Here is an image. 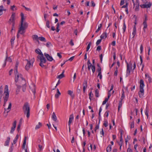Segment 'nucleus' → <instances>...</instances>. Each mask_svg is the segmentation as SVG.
I'll list each match as a JSON object with an SVG mask.
<instances>
[{
	"label": "nucleus",
	"mask_w": 152,
	"mask_h": 152,
	"mask_svg": "<svg viewBox=\"0 0 152 152\" xmlns=\"http://www.w3.org/2000/svg\"><path fill=\"white\" fill-rule=\"evenodd\" d=\"M21 20L20 26L18 31V34L17 35V38L19 37L20 35L19 34H22L25 32V30L27 28L28 24L26 22H24V15L23 13H21Z\"/></svg>",
	"instance_id": "f257e3e1"
},
{
	"label": "nucleus",
	"mask_w": 152,
	"mask_h": 152,
	"mask_svg": "<svg viewBox=\"0 0 152 152\" xmlns=\"http://www.w3.org/2000/svg\"><path fill=\"white\" fill-rule=\"evenodd\" d=\"M20 84L22 85L21 87L20 86L18 85L17 84H15L17 86V88L16 89V93L17 94L20 92V89L21 88H22V91L23 92H25L26 89V82L25 80H23L22 82H20Z\"/></svg>",
	"instance_id": "f03ea898"
},
{
	"label": "nucleus",
	"mask_w": 152,
	"mask_h": 152,
	"mask_svg": "<svg viewBox=\"0 0 152 152\" xmlns=\"http://www.w3.org/2000/svg\"><path fill=\"white\" fill-rule=\"evenodd\" d=\"M9 92L8 91V87L7 85L5 86L3 95L4 99L3 106H5L6 104V102L8 100L9 97Z\"/></svg>",
	"instance_id": "7ed1b4c3"
},
{
	"label": "nucleus",
	"mask_w": 152,
	"mask_h": 152,
	"mask_svg": "<svg viewBox=\"0 0 152 152\" xmlns=\"http://www.w3.org/2000/svg\"><path fill=\"white\" fill-rule=\"evenodd\" d=\"M140 91L138 93V95L140 98H142L144 94V90L143 88L145 86L144 81L141 79L140 82Z\"/></svg>",
	"instance_id": "20e7f679"
},
{
	"label": "nucleus",
	"mask_w": 152,
	"mask_h": 152,
	"mask_svg": "<svg viewBox=\"0 0 152 152\" xmlns=\"http://www.w3.org/2000/svg\"><path fill=\"white\" fill-rule=\"evenodd\" d=\"M23 109L24 114H26V117L29 118L30 116V108L29 104L26 102L24 104Z\"/></svg>",
	"instance_id": "39448f33"
},
{
	"label": "nucleus",
	"mask_w": 152,
	"mask_h": 152,
	"mask_svg": "<svg viewBox=\"0 0 152 152\" xmlns=\"http://www.w3.org/2000/svg\"><path fill=\"white\" fill-rule=\"evenodd\" d=\"M14 74L15 75V82L16 83L18 82V79L19 81H20V82H22L23 80H25L24 78L22 77V76L21 74L18 73V70L16 69L15 71L14 72Z\"/></svg>",
	"instance_id": "423d86ee"
},
{
	"label": "nucleus",
	"mask_w": 152,
	"mask_h": 152,
	"mask_svg": "<svg viewBox=\"0 0 152 152\" xmlns=\"http://www.w3.org/2000/svg\"><path fill=\"white\" fill-rule=\"evenodd\" d=\"M27 62V64L25 66V69L26 70H28L29 68L33 66V64L34 61V59L32 58L31 59H26Z\"/></svg>",
	"instance_id": "0eeeda50"
},
{
	"label": "nucleus",
	"mask_w": 152,
	"mask_h": 152,
	"mask_svg": "<svg viewBox=\"0 0 152 152\" xmlns=\"http://www.w3.org/2000/svg\"><path fill=\"white\" fill-rule=\"evenodd\" d=\"M127 69L126 71V77L129 76L131 70L132 69V64L130 63L129 64L126 62Z\"/></svg>",
	"instance_id": "6e6552de"
},
{
	"label": "nucleus",
	"mask_w": 152,
	"mask_h": 152,
	"mask_svg": "<svg viewBox=\"0 0 152 152\" xmlns=\"http://www.w3.org/2000/svg\"><path fill=\"white\" fill-rule=\"evenodd\" d=\"M15 13L14 12H12L11 16L8 21L10 24H11L12 23L15 22Z\"/></svg>",
	"instance_id": "1a4fd4ad"
},
{
	"label": "nucleus",
	"mask_w": 152,
	"mask_h": 152,
	"mask_svg": "<svg viewBox=\"0 0 152 152\" xmlns=\"http://www.w3.org/2000/svg\"><path fill=\"white\" fill-rule=\"evenodd\" d=\"M97 66H98V68L97 69V71L98 73L97 76L99 77V79L100 80H101L102 78V75L101 72V68L99 64L97 65Z\"/></svg>",
	"instance_id": "9d476101"
},
{
	"label": "nucleus",
	"mask_w": 152,
	"mask_h": 152,
	"mask_svg": "<svg viewBox=\"0 0 152 152\" xmlns=\"http://www.w3.org/2000/svg\"><path fill=\"white\" fill-rule=\"evenodd\" d=\"M37 57L40 59V62L43 63H45L46 60L43 54L42 53L41 54V56H38Z\"/></svg>",
	"instance_id": "9b49d317"
},
{
	"label": "nucleus",
	"mask_w": 152,
	"mask_h": 152,
	"mask_svg": "<svg viewBox=\"0 0 152 152\" xmlns=\"http://www.w3.org/2000/svg\"><path fill=\"white\" fill-rule=\"evenodd\" d=\"M152 5L151 2H149L148 4H144L140 5V7L142 8H150Z\"/></svg>",
	"instance_id": "f8f14e48"
},
{
	"label": "nucleus",
	"mask_w": 152,
	"mask_h": 152,
	"mask_svg": "<svg viewBox=\"0 0 152 152\" xmlns=\"http://www.w3.org/2000/svg\"><path fill=\"white\" fill-rule=\"evenodd\" d=\"M16 121H15L12 124V127L11 128V130L10 131V133L11 134H12L13 133L14 131L15 130V128L16 127Z\"/></svg>",
	"instance_id": "ddd939ff"
},
{
	"label": "nucleus",
	"mask_w": 152,
	"mask_h": 152,
	"mask_svg": "<svg viewBox=\"0 0 152 152\" xmlns=\"http://www.w3.org/2000/svg\"><path fill=\"white\" fill-rule=\"evenodd\" d=\"M31 90L32 91L34 94L36 93L35 85L34 84H32L29 86Z\"/></svg>",
	"instance_id": "4468645a"
},
{
	"label": "nucleus",
	"mask_w": 152,
	"mask_h": 152,
	"mask_svg": "<svg viewBox=\"0 0 152 152\" xmlns=\"http://www.w3.org/2000/svg\"><path fill=\"white\" fill-rule=\"evenodd\" d=\"M45 56L47 60L49 61H52L53 59L52 56H50L48 54L45 53H44Z\"/></svg>",
	"instance_id": "2eb2a0df"
},
{
	"label": "nucleus",
	"mask_w": 152,
	"mask_h": 152,
	"mask_svg": "<svg viewBox=\"0 0 152 152\" xmlns=\"http://www.w3.org/2000/svg\"><path fill=\"white\" fill-rule=\"evenodd\" d=\"M74 119V116L73 115V114H72L70 115L69 116V121H68V125L69 126H70V124L72 123V121Z\"/></svg>",
	"instance_id": "dca6fc26"
},
{
	"label": "nucleus",
	"mask_w": 152,
	"mask_h": 152,
	"mask_svg": "<svg viewBox=\"0 0 152 152\" xmlns=\"http://www.w3.org/2000/svg\"><path fill=\"white\" fill-rule=\"evenodd\" d=\"M121 135L120 137V140L119 142H118V144L120 146H122L123 144V142L122 139V132H121Z\"/></svg>",
	"instance_id": "f3484780"
},
{
	"label": "nucleus",
	"mask_w": 152,
	"mask_h": 152,
	"mask_svg": "<svg viewBox=\"0 0 152 152\" xmlns=\"http://www.w3.org/2000/svg\"><path fill=\"white\" fill-rule=\"evenodd\" d=\"M107 33L105 31L104 32H103L100 36L101 39H105L107 38Z\"/></svg>",
	"instance_id": "a211bd4d"
},
{
	"label": "nucleus",
	"mask_w": 152,
	"mask_h": 152,
	"mask_svg": "<svg viewBox=\"0 0 152 152\" xmlns=\"http://www.w3.org/2000/svg\"><path fill=\"white\" fill-rule=\"evenodd\" d=\"M11 106H12L11 103V102H10L9 104V105L8 107V108L7 109H6V108H4L5 111H7V113H8L10 110Z\"/></svg>",
	"instance_id": "6ab92c4d"
},
{
	"label": "nucleus",
	"mask_w": 152,
	"mask_h": 152,
	"mask_svg": "<svg viewBox=\"0 0 152 152\" xmlns=\"http://www.w3.org/2000/svg\"><path fill=\"white\" fill-rule=\"evenodd\" d=\"M10 137H7V139L4 144V145L5 146H8L9 145V143L10 142Z\"/></svg>",
	"instance_id": "aec40b11"
},
{
	"label": "nucleus",
	"mask_w": 152,
	"mask_h": 152,
	"mask_svg": "<svg viewBox=\"0 0 152 152\" xmlns=\"http://www.w3.org/2000/svg\"><path fill=\"white\" fill-rule=\"evenodd\" d=\"M143 24L144 26V27L143 28V30L144 32L145 33L146 29L147 27V22H145V21H143Z\"/></svg>",
	"instance_id": "412c9836"
},
{
	"label": "nucleus",
	"mask_w": 152,
	"mask_h": 152,
	"mask_svg": "<svg viewBox=\"0 0 152 152\" xmlns=\"http://www.w3.org/2000/svg\"><path fill=\"white\" fill-rule=\"evenodd\" d=\"M137 5L136 6L135 10L136 11H137L139 9V3L138 0H136Z\"/></svg>",
	"instance_id": "4be33fe9"
},
{
	"label": "nucleus",
	"mask_w": 152,
	"mask_h": 152,
	"mask_svg": "<svg viewBox=\"0 0 152 152\" xmlns=\"http://www.w3.org/2000/svg\"><path fill=\"white\" fill-rule=\"evenodd\" d=\"M61 94L58 88L57 89V93L55 95V97L56 98H58L59 96Z\"/></svg>",
	"instance_id": "5701e85b"
},
{
	"label": "nucleus",
	"mask_w": 152,
	"mask_h": 152,
	"mask_svg": "<svg viewBox=\"0 0 152 152\" xmlns=\"http://www.w3.org/2000/svg\"><path fill=\"white\" fill-rule=\"evenodd\" d=\"M136 27H135V26H134V27H133V32H132V35H133L132 38H134V37L135 35L136 34Z\"/></svg>",
	"instance_id": "b1692460"
},
{
	"label": "nucleus",
	"mask_w": 152,
	"mask_h": 152,
	"mask_svg": "<svg viewBox=\"0 0 152 152\" xmlns=\"http://www.w3.org/2000/svg\"><path fill=\"white\" fill-rule=\"evenodd\" d=\"M52 119L55 121L57 120V117L54 112H53L52 115Z\"/></svg>",
	"instance_id": "393cba45"
},
{
	"label": "nucleus",
	"mask_w": 152,
	"mask_h": 152,
	"mask_svg": "<svg viewBox=\"0 0 152 152\" xmlns=\"http://www.w3.org/2000/svg\"><path fill=\"white\" fill-rule=\"evenodd\" d=\"M122 94L121 98V101H122L125 97L124 94V91L123 89L122 90Z\"/></svg>",
	"instance_id": "a878e982"
},
{
	"label": "nucleus",
	"mask_w": 152,
	"mask_h": 152,
	"mask_svg": "<svg viewBox=\"0 0 152 152\" xmlns=\"http://www.w3.org/2000/svg\"><path fill=\"white\" fill-rule=\"evenodd\" d=\"M68 94L72 98L74 97V95L73 94V91L71 90H69L68 91Z\"/></svg>",
	"instance_id": "bb28decb"
},
{
	"label": "nucleus",
	"mask_w": 152,
	"mask_h": 152,
	"mask_svg": "<svg viewBox=\"0 0 152 152\" xmlns=\"http://www.w3.org/2000/svg\"><path fill=\"white\" fill-rule=\"evenodd\" d=\"M38 36L37 35H34L32 36V38L33 39L35 40L38 42H39V38Z\"/></svg>",
	"instance_id": "cd10ccee"
},
{
	"label": "nucleus",
	"mask_w": 152,
	"mask_h": 152,
	"mask_svg": "<svg viewBox=\"0 0 152 152\" xmlns=\"http://www.w3.org/2000/svg\"><path fill=\"white\" fill-rule=\"evenodd\" d=\"M5 10L4 9L3 6L1 5L0 6V15H2L3 14V11H5Z\"/></svg>",
	"instance_id": "c85d7f7f"
},
{
	"label": "nucleus",
	"mask_w": 152,
	"mask_h": 152,
	"mask_svg": "<svg viewBox=\"0 0 152 152\" xmlns=\"http://www.w3.org/2000/svg\"><path fill=\"white\" fill-rule=\"evenodd\" d=\"M112 149L111 145H109L106 148V151L107 152H110Z\"/></svg>",
	"instance_id": "c756f323"
},
{
	"label": "nucleus",
	"mask_w": 152,
	"mask_h": 152,
	"mask_svg": "<svg viewBox=\"0 0 152 152\" xmlns=\"http://www.w3.org/2000/svg\"><path fill=\"white\" fill-rule=\"evenodd\" d=\"M3 88L2 86H1L0 87V97H2L3 95Z\"/></svg>",
	"instance_id": "7c9ffc66"
},
{
	"label": "nucleus",
	"mask_w": 152,
	"mask_h": 152,
	"mask_svg": "<svg viewBox=\"0 0 152 152\" xmlns=\"http://www.w3.org/2000/svg\"><path fill=\"white\" fill-rule=\"evenodd\" d=\"M39 39L42 42H46V40L45 38L43 37H39Z\"/></svg>",
	"instance_id": "2f4dec72"
},
{
	"label": "nucleus",
	"mask_w": 152,
	"mask_h": 152,
	"mask_svg": "<svg viewBox=\"0 0 152 152\" xmlns=\"http://www.w3.org/2000/svg\"><path fill=\"white\" fill-rule=\"evenodd\" d=\"M10 9L12 10L15 11L17 10V7L14 5L13 6H11Z\"/></svg>",
	"instance_id": "473e14b6"
},
{
	"label": "nucleus",
	"mask_w": 152,
	"mask_h": 152,
	"mask_svg": "<svg viewBox=\"0 0 152 152\" xmlns=\"http://www.w3.org/2000/svg\"><path fill=\"white\" fill-rule=\"evenodd\" d=\"M35 51L36 53H37L40 55V56H41V54H42V53L41 52V50L39 49H36L35 50Z\"/></svg>",
	"instance_id": "72a5a7b5"
},
{
	"label": "nucleus",
	"mask_w": 152,
	"mask_h": 152,
	"mask_svg": "<svg viewBox=\"0 0 152 152\" xmlns=\"http://www.w3.org/2000/svg\"><path fill=\"white\" fill-rule=\"evenodd\" d=\"M42 126V124L40 122H39L38 124L37 125L35 128L36 129H37L39 128Z\"/></svg>",
	"instance_id": "f704fd0d"
},
{
	"label": "nucleus",
	"mask_w": 152,
	"mask_h": 152,
	"mask_svg": "<svg viewBox=\"0 0 152 152\" xmlns=\"http://www.w3.org/2000/svg\"><path fill=\"white\" fill-rule=\"evenodd\" d=\"M125 2L126 3V4L125 5H124L122 7V8H127L128 6V5L129 3L127 2V1L126 0L125 1Z\"/></svg>",
	"instance_id": "c9c22d12"
},
{
	"label": "nucleus",
	"mask_w": 152,
	"mask_h": 152,
	"mask_svg": "<svg viewBox=\"0 0 152 152\" xmlns=\"http://www.w3.org/2000/svg\"><path fill=\"white\" fill-rule=\"evenodd\" d=\"M26 137H25L24 139V141L23 145V148H25V145L26 143Z\"/></svg>",
	"instance_id": "e433bc0d"
},
{
	"label": "nucleus",
	"mask_w": 152,
	"mask_h": 152,
	"mask_svg": "<svg viewBox=\"0 0 152 152\" xmlns=\"http://www.w3.org/2000/svg\"><path fill=\"white\" fill-rule=\"evenodd\" d=\"M38 146L39 147V148L38 149L39 151L38 152H41L43 149V147L40 144H39L38 145Z\"/></svg>",
	"instance_id": "4c0bfd02"
},
{
	"label": "nucleus",
	"mask_w": 152,
	"mask_h": 152,
	"mask_svg": "<svg viewBox=\"0 0 152 152\" xmlns=\"http://www.w3.org/2000/svg\"><path fill=\"white\" fill-rule=\"evenodd\" d=\"M64 72L63 71L61 74L58 76L57 78L60 79L63 77H64Z\"/></svg>",
	"instance_id": "58836bf2"
},
{
	"label": "nucleus",
	"mask_w": 152,
	"mask_h": 152,
	"mask_svg": "<svg viewBox=\"0 0 152 152\" xmlns=\"http://www.w3.org/2000/svg\"><path fill=\"white\" fill-rule=\"evenodd\" d=\"M95 95L97 97H98L99 96V91L97 89L95 90Z\"/></svg>",
	"instance_id": "ea45409f"
},
{
	"label": "nucleus",
	"mask_w": 152,
	"mask_h": 152,
	"mask_svg": "<svg viewBox=\"0 0 152 152\" xmlns=\"http://www.w3.org/2000/svg\"><path fill=\"white\" fill-rule=\"evenodd\" d=\"M102 26V24H100L99 25H98V28L97 29V30L96 31V33H98L99 31L100 30Z\"/></svg>",
	"instance_id": "a19ab883"
},
{
	"label": "nucleus",
	"mask_w": 152,
	"mask_h": 152,
	"mask_svg": "<svg viewBox=\"0 0 152 152\" xmlns=\"http://www.w3.org/2000/svg\"><path fill=\"white\" fill-rule=\"evenodd\" d=\"M91 45V42H90L88 44V45L86 48V51H88L90 47V46Z\"/></svg>",
	"instance_id": "79ce46f5"
},
{
	"label": "nucleus",
	"mask_w": 152,
	"mask_h": 152,
	"mask_svg": "<svg viewBox=\"0 0 152 152\" xmlns=\"http://www.w3.org/2000/svg\"><path fill=\"white\" fill-rule=\"evenodd\" d=\"M8 61L10 62H11L12 61V59L10 58V57H7L5 60V61Z\"/></svg>",
	"instance_id": "37998d69"
},
{
	"label": "nucleus",
	"mask_w": 152,
	"mask_h": 152,
	"mask_svg": "<svg viewBox=\"0 0 152 152\" xmlns=\"http://www.w3.org/2000/svg\"><path fill=\"white\" fill-rule=\"evenodd\" d=\"M103 125L105 127H107L108 126V123L107 120H104V121Z\"/></svg>",
	"instance_id": "c03bdc74"
},
{
	"label": "nucleus",
	"mask_w": 152,
	"mask_h": 152,
	"mask_svg": "<svg viewBox=\"0 0 152 152\" xmlns=\"http://www.w3.org/2000/svg\"><path fill=\"white\" fill-rule=\"evenodd\" d=\"M86 145V141H85L83 143V144L82 145V147L83 148V152H85V145Z\"/></svg>",
	"instance_id": "a18cd8bd"
},
{
	"label": "nucleus",
	"mask_w": 152,
	"mask_h": 152,
	"mask_svg": "<svg viewBox=\"0 0 152 152\" xmlns=\"http://www.w3.org/2000/svg\"><path fill=\"white\" fill-rule=\"evenodd\" d=\"M126 25L125 24V22H124V24H123V28H122V29H123V33H124L125 32L126 29Z\"/></svg>",
	"instance_id": "49530a36"
},
{
	"label": "nucleus",
	"mask_w": 152,
	"mask_h": 152,
	"mask_svg": "<svg viewBox=\"0 0 152 152\" xmlns=\"http://www.w3.org/2000/svg\"><path fill=\"white\" fill-rule=\"evenodd\" d=\"M122 101H120L119 102V105H118V110H119L120 108H121L122 106Z\"/></svg>",
	"instance_id": "de8ad7c7"
},
{
	"label": "nucleus",
	"mask_w": 152,
	"mask_h": 152,
	"mask_svg": "<svg viewBox=\"0 0 152 152\" xmlns=\"http://www.w3.org/2000/svg\"><path fill=\"white\" fill-rule=\"evenodd\" d=\"M46 45L47 47L49 48L50 46H52V45L50 42H48L46 43Z\"/></svg>",
	"instance_id": "09e8293b"
},
{
	"label": "nucleus",
	"mask_w": 152,
	"mask_h": 152,
	"mask_svg": "<svg viewBox=\"0 0 152 152\" xmlns=\"http://www.w3.org/2000/svg\"><path fill=\"white\" fill-rule=\"evenodd\" d=\"M108 99H109L108 98H106L104 100L102 104L103 105L105 104L106 103V102L108 101Z\"/></svg>",
	"instance_id": "8fccbe9b"
},
{
	"label": "nucleus",
	"mask_w": 152,
	"mask_h": 152,
	"mask_svg": "<svg viewBox=\"0 0 152 152\" xmlns=\"http://www.w3.org/2000/svg\"><path fill=\"white\" fill-rule=\"evenodd\" d=\"M87 81L86 80H84V81L83 86H87Z\"/></svg>",
	"instance_id": "3c124183"
},
{
	"label": "nucleus",
	"mask_w": 152,
	"mask_h": 152,
	"mask_svg": "<svg viewBox=\"0 0 152 152\" xmlns=\"http://www.w3.org/2000/svg\"><path fill=\"white\" fill-rule=\"evenodd\" d=\"M102 40V39H98L96 43V45L97 46L100 43Z\"/></svg>",
	"instance_id": "603ef678"
},
{
	"label": "nucleus",
	"mask_w": 152,
	"mask_h": 152,
	"mask_svg": "<svg viewBox=\"0 0 152 152\" xmlns=\"http://www.w3.org/2000/svg\"><path fill=\"white\" fill-rule=\"evenodd\" d=\"M145 75V76L146 77H147V78L148 79V81L149 82V83H151V78L149 76H147L146 75Z\"/></svg>",
	"instance_id": "864d4df0"
},
{
	"label": "nucleus",
	"mask_w": 152,
	"mask_h": 152,
	"mask_svg": "<svg viewBox=\"0 0 152 152\" xmlns=\"http://www.w3.org/2000/svg\"><path fill=\"white\" fill-rule=\"evenodd\" d=\"M46 26L49 28H50V22L49 20H47L46 23Z\"/></svg>",
	"instance_id": "5fc2aeb1"
},
{
	"label": "nucleus",
	"mask_w": 152,
	"mask_h": 152,
	"mask_svg": "<svg viewBox=\"0 0 152 152\" xmlns=\"http://www.w3.org/2000/svg\"><path fill=\"white\" fill-rule=\"evenodd\" d=\"M134 127V121L132 122L130 124V128L131 129L133 128Z\"/></svg>",
	"instance_id": "6e6d98bb"
},
{
	"label": "nucleus",
	"mask_w": 152,
	"mask_h": 152,
	"mask_svg": "<svg viewBox=\"0 0 152 152\" xmlns=\"http://www.w3.org/2000/svg\"><path fill=\"white\" fill-rule=\"evenodd\" d=\"M89 98L91 99V98H92L93 96V94L92 92V91H91L89 94Z\"/></svg>",
	"instance_id": "4d7b16f0"
},
{
	"label": "nucleus",
	"mask_w": 152,
	"mask_h": 152,
	"mask_svg": "<svg viewBox=\"0 0 152 152\" xmlns=\"http://www.w3.org/2000/svg\"><path fill=\"white\" fill-rule=\"evenodd\" d=\"M15 39V37H13L12 38L11 40V42L12 45L14 44V41Z\"/></svg>",
	"instance_id": "13d9d810"
},
{
	"label": "nucleus",
	"mask_w": 152,
	"mask_h": 152,
	"mask_svg": "<svg viewBox=\"0 0 152 152\" xmlns=\"http://www.w3.org/2000/svg\"><path fill=\"white\" fill-rule=\"evenodd\" d=\"M145 115L147 116V117L148 118V111L146 109L145 112Z\"/></svg>",
	"instance_id": "bf43d9fd"
},
{
	"label": "nucleus",
	"mask_w": 152,
	"mask_h": 152,
	"mask_svg": "<svg viewBox=\"0 0 152 152\" xmlns=\"http://www.w3.org/2000/svg\"><path fill=\"white\" fill-rule=\"evenodd\" d=\"M20 126L21 124L20 123L18 125L17 128V130L18 132H19L20 130Z\"/></svg>",
	"instance_id": "052dcab7"
},
{
	"label": "nucleus",
	"mask_w": 152,
	"mask_h": 152,
	"mask_svg": "<svg viewBox=\"0 0 152 152\" xmlns=\"http://www.w3.org/2000/svg\"><path fill=\"white\" fill-rule=\"evenodd\" d=\"M140 53H142L143 51V46L142 45H141L140 47Z\"/></svg>",
	"instance_id": "680f3d73"
},
{
	"label": "nucleus",
	"mask_w": 152,
	"mask_h": 152,
	"mask_svg": "<svg viewBox=\"0 0 152 152\" xmlns=\"http://www.w3.org/2000/svg\"><path fill=\"white\" fill-rule=\"evenodd\" d=\"M102 107H100V108L99 109V117H100L101 116L100 113H101V112L102 111Z\"/></svg>",
	"instance_id": "e2e57ef3"
},
{
	"label": "nucleus",
	"mask_w": 152,
	"mask_h": 152,
	"mask_svg": "<svg viewBox=\"0 0 152 152\" xmlns=\"http://www.w3.org/2000/svg\"><path fill=\"white\" fill-rule=\"evenodd\" d=\"M132 150L129 147L127 149V152H132Z\"/></svg>",
	"instance_id": "0e129e2a"
},
{
	"label": "nucleus",
	"mask_w": 152,
	"mask_h": 152,
	"mask_svg": "<svg viewBox=\"0 0 152 152\" xmlns=\"http://www.w3.org/2000/svg\"><path fill=\"white\" fill-rule=\"evenodd\" d=\"M118 68H116V70L115 71L114 73V75L115 76H117V73H118Z\"/></svg>",
	"instance_id": "69168bd1"
},
{
	"label": "nucleus",
	"mask_w": 152,
	"mask_h": 152,
	"mask_svg": "<svg viewBox=\"0 0 152 152\" xmlns=\"http://www.w3.org/2000/svg\"><path fill=\"white\" fill-rule=\"evenodd\" d=\"M125 2V0H121L120 5L121 6H122L123 5L124 3Z\"/></svg>",
	"instance_id": "338daca9"
},
{
	"label": "nucleus",
	"mask_w": 152,
	"mask_h": 152,
	"mask_svg": "<svg viewBox=\"0 0 152 152\" xmlns=\"http://www.w3.org/2000/svg\"><path fill=\"white\" fill-rule=\"evenodd\" d=\"M101 47L100 46H99L97 47V48L96 49V50L98 51H99L100 50H101Z\"/></svg>",
	"instance_id": "774afa93"
}]
</instances>
